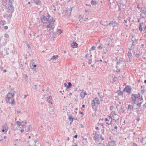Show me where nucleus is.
<instances>
[{"instance_id": "obj_1", "label": "nucleus", "mask_w": 146, "mask_h": 146, "mask_svg": "<svg viewBox=\"0 0 146 146\" xmlns=\"http://www.w3.org/2000/svg\"><path fill=\"white\" fill-rule=\"evenodd\" d=\"M15 94V91H13L12 93H9L7 95V97L5 98V100L7 103L10 100L14 97Z\"/></svg>"}, {"instance_id": "obj_2", "label": "nucleus", "mask_w": 146, "mask_h": 146, "mask_svg": "<svg viewBox=\"0 0 146 146\" xmlns=\"http://www.w3.org/2000/svg\"><path fill=\"white\" fill-rule=\"evenodd\" d=\"M128 108L129 110L131 111L129 113L130 114L132 113L134 114V112H136L137 110V108H135L134 105H129L128 106Z\"/></svg>"}, {"instance_id": "obj_3", "label": "nucleus", "mask_w": 146, "mask_h": 146, "mask_svg": "<svg viewBox=\"0 0 146 146\" xmlns=\"http://www.w3.org/2000/svg\"><path fill=\"white\" fill-rule=\"evenodd\" d=\"M8 10L7 11V13H13L14 11V7L12 4H9L8 7Z\"/></svg>"}, {"instance_id": "obj_4", "label": "nucleus", "mask_w": 146, "mask_h": 146, "mask_svg": "<svg viewBox=\"0 0 146 146\" xmlns=\"http://www.w3.org/2000/svg\"><path fill=\"white\" fill-rule=\"evenodd\" d=\"M40 19L42 22L43 23V24L45 22L46 23L48 21H49L48 19L47 18V17H46L45 15L42 16L40 17Z\"/></svg>"}, {"instance_id": "obj_5", "label": "nucleus", "mask_w": 146, "mask_h": 146, "mask_svg": "<svg viewBox=\"0 0 146 146\" xmlns=\"http://www.w3.org/2000/svg\"><path fill=\"white\" fill-rule=\"evenodd\" d=\"M132 38L131 39L132 41L133 42V43L131 46V48L134 49L135 47L134 46H135L137 44V40L133 36H132Z\"/></svg>"}, {"instance_id": "obj_6", "label": "nucleus", "mask_w": 146, "mask_h": 146, "mask_svg": "<svg viewBox=\"0 0 146 146\" xmlns=\"http://www.w3.org/2000/svg\"><path fill=\"white\" fill-rule=\"evenodd\" d=\"M131 88L130 86H127L123 89V92H126L127 93L130 94L131 92Z\"/></svg>"}, {"instance_id": "obj_7", "label": "nucleus", "mask_w": 146, "mask_h": 146, "mask_svg": "<svg viewBox=\"0 0 146 146\" xmlns=\"http://www.w3.org/2000/svg\"><path fill=\"white\" fill-rule=\"evenodd\" d=\"M132 96L131 98V103L132 104H135V102H136V99L137 98V95H134L132 94Z\"/></svg>"}, {"instance_id": "obj_8", "label": "nucleus", "mask_w": 146, "mask_h": 146, "mask_svg": "<svg viewBox=\"0 0 146 146\" xmlns=\"http://www.w3.org/2000/svg\"><path fill=\"white\" fill-rule=\"evenodd\" d=\"M105 120L106 123L108 124V125L111 124L112 121V118L110 116H108L107 118L105 119Z\"/></svg>"}, {"instance_id": "obj_9", "label": "nucleus", "mask_w": 146, "mask_h": 146, "mask_svg": "<svg viewBox=\"0 0 146 146\" xmlns=\"http://www.w3.org/2000/svg\"><path fill=\"white\" fill-rule=\"evenodd\" d=\"M12 13H5V15H3L4 17H6L7 19H10L12 17Z\"/></svg>"}, {"instance_id": "obj_10", "label": "nucleus", "mask_w": 146, "mask_h": 146, "mask_svg": "<svg viewBox=\"0 0 146 146\" xmlns=\"http://www.w3.org/2000/svg\"><path fill=\"white\" fill-rule=\"evenodd\" d=\"M47 29L49 28V30L50 31V30H53L54 28V24H49L48 25H47Z\"/></svg>"}, {"instance_id": "obj_11", "label": "nucleus", "mask_w": 146, "mask_h": 146, "mask_svg": "<svg viewBox=\"0 0 146 146\" xmlns=\"http://www.w3.org/2000/svg\"><path fill=\"white\" fill-rule=\"evenodd\" d=\"M123 62H125V59L120 57L119 58L118 61L117 62L116 64L117 65H119Z\"/></svg>"}, {"instance_id": "obj_12", "label": "nucleus", "mask_w": 146, "mask_h": 146, "mask_svg": "<svg viewBox=\"0 0 146 146\" xmlns=\"http://www.w3.org/2000/svg\"><path fill=\"white\" fill-rule=\"evenodd\" d=\"M119 117H118V119H113L112 118V122L111 123V124H113V125H118L119 123V122L117 121Z\"/></svg>"}, {"instance_id": "obj_13", "label": "nucleus", "mask_w": 146, "mask_h": 146, "mask_svg": "<svg viewBox=\"0 0 146 146\" xmlns=\"http://www.w3.org/2000/svg\"><path fill=\"white\" fill-rule=\"evenodd\" d=\"M72 10V8H70V9H68L67 10H65V11L66 13H67V15L69 16L71 15Z\"/></svg>"}, {"instance_id": "obj_14", "label": "nucleus", "mask_w": 146, "mask_h": 146, "mask_svg": "<svg viewBox=\"0 0 146 146\" xmlns=\"http://www.w3.org/2000/svg\"><path fill=\"white\" fill-rule=\"evenodd\" d=\"M108 25L110 26H112L113 27H114L115 26H116L117 24L116 22L115 21L113 22V21H110V23H109Z\"/></svg>"}, {"instance_id": "obj_15", "label": "nucleus", "mask_w": 146, "mask_h": 146, "mask_svg": "<svg viewBox=\"0 0 146 146\" xmlns=\"http://www.w3.org/2000/svg\"><path fill=\"white\" fill-rule=\"evenodd\" d=\"M92 101L95 103H96V104L97 106H98L100 104V102H99V99L98 98H95Z\"/></svg>"}, {"instance_id": "obj_16", "label": "nucleus", "mask_w": 146, "mask_h": 146, "mask_svg": "<svg viewBox=\"0 0 146 146\" xmlns=\"http://www.w3.org/2000/svg\"><path fill=\"white\" fill-rule=\"evenodd\" d=\"M78 45V44L76 42H73L71 44V47L73 48H76Z\"/></svg>"}, {"instance_id": "obj_17", "label": "nucleus", "mask_w": 146, "mask_h": 146, "mask_svg": "<svg viewBox=\"0 0 146 146\" xmlns=\"http://www.w3.org/2000/svg\"><path fill=\"white\" fill-rule=\"evenodd\" d=\"M36 66L35 63L34 62H31L30 63V67L31 69H34L36 67Z\"/></svg>"}, {"instance_id": "obj_18", "label": "nucleus", "mask_w": 146, "mask_h": 146, "mask_svg": "<svg viewBox=\"0 0 146 146\" xmlns=\"http://www.w3.org/2000/svg\"><path fill=\"white\" fill-rule=\"evenodd\" d=\"M47 100L49 103L51 104H52V102L53 99H52L51 96H50L48 97H47Z\"/></svg>"}, {"instance_id": "obj_19", "label": "nucleus", "mask_w": 146, "mask_h": 146, "mask_svg": "<svg viewBox=\"0 0 146 146\" xmlns=\"http://www.w3.org/2000/svg\"><path fill=\"white\" fill-rule=\"evenodd\" d=\"M109 144L111 146H115L116 145L115 141L114 140H112L109 142Z\"/></svg>"}, {"instance_id": "obj_20", "label": "nucleus", "mask_w": 146, "mask_h": 146, "mask_svg": "<svg viewBox=\"0 0 146 146\" xmlns=\"http://www.w3.org/2000/svg\"><path fill=\"white\" fill-rule=\"evenodd\" d=\"M127 56H128V58H129V60H127V61L129 62H131V60L130 58V57L132 56V54L131 53V52H130V51L128 52Z\"/></svg>"}, {"instance_id": "obj_21", "label": "nucleus", "mask_w": 146, "mask_h": 146, "mask_svg": "<svg viewBox=\"0 0 146 146\" xmlns=\"http://www.w3.org/2000/svg\"><path fill=\"white\" fill-rule=\"evenodd\" d=\"M101 136V135L100 134H96L94 137V140H97Z\"/></svg>"}, {"instance_id": "obj_22", "label": "nucleus", "mask_w": 146, "mask_h": 146, "mask_svg": "<svg viewBox=\"0 0 146 146\" xmlns=\"http://www.w3.org/2000/svg\"><path fill=\"white\" fill-rule=\"evenodd\" d=\"M55 21V20L53 19L52 17H51L50 18V19H49L48 21V22L50 23V24H54V22Z\"/></svg>"}, {"instance_id": "obj_23", "label": "nucleus", "mask_w": 146, "mask_h": 146, "mask_svg": "<svg viewBox=\"0 0 146 146\" xmlns=\"http://www.w3.org/2000/svg\"><path fill=\"white\" fill-rule=\"evenodd\" d=\"M140 100V101H142L143 102V99L142 96L140 97V94H137V101L139 102V100Z\"/></svg>"}, {"instance_id": "obj_24", "label": "nucleus", "mask_w": 146, "mask_h": 146, "mask_svg": "<svg viewBox=\"0 0 146 146\" xmlns=\"http://www.w3.org/2000/svg\"><path fill=\"white\" fill-rule=\"evenodd\" d=\"M32 126L31 125H29L27 127V131L30 132L32 131Z\"/></svg>"}, {"instance_id": "obj_25", "label": "nucleus", "mask_w": 146, "mask_h": 146, "mask_svg": "<svg viewBox=\"0 0 146 146\" xmlns=\"http://www.w3.org/2000/svg\"><path fill=\"white\" fill-rule=\"evenodd\" d=\"M58 56L57 55H55V56L53 55L52 57V58H51L50 59V60H54L55 59H57L58 58Z\"/></svg>"}, {"instance_id": "obj_26", "label": "nucleus", "mask_w": 146, "mask_h": 146, "mask_svg": "<svg viewBox=\"0 0 146 146\" xmlns=\"http://www.w3.org/2000/svg\"><path fill=\"white\" fill-rule=\"evenodd\" d=\"M11 102H9V101L8 102L9 104H11L12 105L15 104V102L14 100V99L11 98Z\"/></svg>"}, {"instance_id": "obj_27", "label": "nucleus", "mask_w": 146, "mask_h": 146, "mask_svg": "<svg viewBox=\"0 0 146 146\" xmlns=\"http://www.w3.org/2000/svg\"><path fill=\"white\" fill-rule=\"evenodd\" d=\"M87 95V93L86 92H81L80 93V96L82 97H84L85 95Z\"/></svg>"}, {"instance_id": "obj_28", "label": "nucleus", "mask_w": 146, "mask_h": 146, "mask_svg": "<svg viewBox=\"0 0 146 146\" xmlns=\"http://www.w3.org/2000/svg\"><path fill=\"white\" fill-rule=\"evenodd\" d=\"M113 40V38H111L110 37L109 38H107L106 42H108V43L110 44V42H111L112 40Z\"/></svg>"}, {"instance_id": "obj_29", "label": "nucleus", "mask_w": 146, "mask_h": 146, "mask_svg": "<svg viewBox=\"0 0 146 146\" xmlns=\"http://www.w3.org/2000/svg\"><path fill=\"white\" fill-rule=\"evenodd\" d=\"M108 22V21H101L100 22V24L103 25L104 26H106V22Z\"/></svg>"}, {"instance_id": "obj_30", "label": "nucleus", "mask_w": 146, "mask_h": 146, "mask_svg": "<svg viewBox=\"0 0 146 146\" xmlns=\"http://www.w3.org/2000/svg\"><path fill=\"white\" fill-rule=\"evenodd\" d=\"M138 9V10H137V12H139L138 11H139L141 12H143L144 11V8L143 7H139Z\"/></svg>"}, {"instance_id": "obj_31", "label": "nucleus", "mask_w": 146, "mask_h": 146, "mask_svg": "<svg viewBox=\"0 0 146 146\" xmlns=\"http://www.w3.org/2000/svg\"><path fill=\"white\" fill-rule=\"evenodd\" d=\"M91 3L92 5H96L98 3L95 0H92Z\"/></svg>"}, {"instance_id": "obj_32", "label": "nucleus", "mask_w": 146, "mask_h": 146, "mask_svg": "<svg viewBox=\"0 0 146 146\" xmlns=\"http://www.w3.org/2000/svg\"><path fill=\"white\" fill-rule=\"evenodd\" d=\"M125 111V110H123V108L122 107H121L119 109V112L120 113H124Z\"/></svg>"}, {"instance_id": "obj_33", "label": "nucleus", "mask_w": 146, "mask_h": 146, "mask_svg": "<svg viewBox=\"0 0 146 146\" xmlns=\"http://www.w3.org/2000/svg\"><path fill=\"white\" fill-rule=\"evenodd\" d=\"M143 23H140L139 25V30L141 32L143 31V29L141 27L143 25Z\"/></svg>"}, {"instance_id": "obj_34", "label": "nucleus", "mask_w": 146, "mask_h": 146, "mask_svg": "<svg viewBox=\"0 0 146 146\" xmlns=\"http://www.w3.org/2000/svg\"><path fill=\"white\" fill-rule=\"evenodd\" d=\"M7 1V0H3L2 2V5L4 6H6Z\"/></svg>"}, {"instance_id": "obj_35", "label": "nucleus", "mask_w": 146, "mask_h": 146, "mask_svg": "<svg viewBox=\"0 0 146 146\" xmlns=\"http://www.w3.org/2000/svg\"><path fill=\"white\" fill-rule=\"evenodd\" d=\"M117 92L118 93L119 96H123V92L120 90H118Z\"/></svg>"}, {"instance_id": "obj_36", "label": "nucleus", "mask_w": 146, "mask_h": 146, "mask_svg": "<svg viewBox=\"0 0 146 146\" xmlns=\"http://www.w3.org/2000/svg\"><path fill=\"white\" fill-rule=\"evenodd\" d=\"M3 132H4L5 131V132H7V129H6L5 126H3V129L2 130Z\"/></svg>"}, {"instance_id": "obj_37", "label": "nucleus", "mask_w": 146, "mask_h": 146, "mask_svg": "<svg viewBox=\"0 0 146 146\" xmlns=\"http://www.w3.org/2000/svg\"><path fill=\"white\" fill-rule=\"evenodd\" d=\"M142 13H141L140 14V16L143 18H144L146 17V15H145V13L144 12H143Z\"/></svg>"}, {"instance_id": "obj_38", "label": "nucleus", "mask_w": 146, "mask_h": 146, "mask_svg": "<svg viewBox=\"0 0 146 146\" xmlns=\"http://www.w3.org/2000/svg\"><path fill=\"white\" fill-rule=\"evenodd\" d=\"M67 115L68 116V119L70 121H71V120H73L72 117L70 115H68V112L67 113Z\"/></svg>"}, {"instance_id": "obj_39", "label": "nucleus", "mask_w": 146, "mask_h": 146, "mask_svg": "<svg viewBox=\"0 0 146 146\" xmlns=\"http://www.w3.org/2000/svg\"><path fill=\"white\" fill-rule=\"evenodd\" d=\"M68 85L67 86V89L70 88L72 86V84L70 82H68Z\"/></svg>"}, {"instance_id": "obj_40", "label": "nucleus", "mask_w": 146, "mask_h": 146, "mask_svg": "<svg viewBox=\"0 0 146 146\" xmlns=\"http://www.w3.org/2000/svg\"><path fill=\"white\" fill-rule=\"evenodd\" d=\"M34 2L35 3V4L37 5H38L39 4V3H40L39 2V0H33Z\"/></svg>"}, {"instance_id": "obj_41", "label": "nucleus", "mask_w": 146, "mask_h": 146, "mask_svg": "<svg viewBox=\"0 0 146 146\" xmlns=\"http://www.w3.org/2000/svg\"><path fill=\"white\" fill-rule=\"evenodd\" d=\"M96 103H95L94 102H93V101H92V102L91 103V105L93 108V107L95 106H97L96 104Z\"/></svg>"}, {"instance_id": "obj_42", "label": "nucleus", "mask_w": 146, "mask_h": 146, "mask_svg": "<svg viewBox=\"0 0 146 146\" xmlns=\"http://www.w3.org/2000/svg\"><path fill=\"white\" fill-rule=\"evenodd\" d=\"M118 79L116 77H114L113 79V81L114 82H116L117 80Z\"/></svg>"}, {"instance_id": "obj_43", "label": "nucleus", "mask_w": 146, "mask_h": 146, "mask_svg": "<svg viewBox=\"0 0 146 146\" xmlns=\"http://www.w3.org/2000/svg\"><path fill=\"white\" fill-rule=\"evenodd\" d=\"M102 44H100L99 45V46L98 47V48L100 49H102L103 48L102 47Z\"/></svg>"}, {"instance_id": "obj_44", "label": "nucleus", "mask_w": 146, "mask_h": 146, "mask_svg": "<svg viewBox=\"0 0 146 146\" xmlns=\"http://www.w3.org/2000/svg\"><path fill=\"white\" fill-rule=\"evenodd\" d=\"M109 48L107 47L106 48L105 51H104V53L105 54H106L107 52L108 51V50L109 49Z\"/></svg>"}, {"instance_id": "obj_45", "label": "nucleus", "mask_w": 146, "mask_h": 146, "mask_svg": "<svg viewBox=\"0 0 146 146\" xmlns=\"http://www.w3.org/2000/svg\"><path fill=\"white\" fill-rule=\"evenodd\" d=\"M17 125L18 126H20L21 125V122L19 121H17L16 122Z\"/></svg>"}, {"instance_id": "obj_46", "label": "nucleus", "mask_w": 146, "mask_h": 146, "mask_svg": "<svg viewBox=\"0 0 146 146\" xmlns=\"http://www.w3.org/2000/svg\"><path fill=\"white\" fill-rule=\"evenodd\" d=\"M116 68H117V70L116 71L118 73L120 72V68H117L118 67V66H116Z\"/></svg>"}, {"instance_id": "obj_47", "label": "nucleus", "mask_w": 146, "mask_h": 146, "mask_svg": "<svg viewBox=\"0 0 146 146\" xmlns=\"http://www.w3.org/2000/svg\"><path fill=\"white\" fill-rule=\"evenodd\" d=\"M81 139L82 140H85L87 143H88V141L87 140V139L86 138H84L83 136H82L81 137Z\"/></svg>"}, {"instance_id": "obj_48", "label": "nucleus", "mask_w": 146, "mask_h": 146, "mask_svg": "<svg viewBox=\"0 0 146 146\" xmlns=\"http://www.w3.org/2000/svg\"><path fill=\"white\" fill-rule=\"evenodd\" d=\"M96 48V47L94 46H93L90 48V51L91 50H95V49Z\"/></svg>"}, {"instance_id": "obj_49", "label": "nucleus", "mask_w": 146, "mask_h": 146, "mask_svg": "<svg viewBox=\"0 0 146 146\" xmlns=\"http://www.w3.org/2000/svg\"><path fill=\"white\" fill-rule=\"evenodd\" d=\"M111 113L112 114V115H115V116H117L118 117H119L116 114V113H115V112L114 111H112Z\"/></svg>"}, {"instance_id": "obj_50", "label": "nucleus", "mask_w": 146, "mask_h": 146, "mask_svg": "<svg viewBox=\"0 0 146 146\" xmlns=\"http://www.w3.org/2000/svg\"><path fill=\"white\" fill-rule=\"evenodd\" d=\"M37 86L36 85H33L32 88L34 90H36L37 89L36 86Z\"/></svg>"}, {"instance_id": "obj_51", "label": "nucleus", "mask_w": 146, "mask_h": 146, "mask_svg": "<svg viewBox=\"0 0 146 146\" xmlns=\"http://www.w3.org/2000/svg\"><path fill=\"white\" fill-rule=\"evenodd\" d=\"M92 59H89L88 61V64H90L92 63Z\"/></svg>"}, {"instance_id": "obj_52", "label": "nucleus", "mask_w": 146, "mask_h": 146, "mask_svg": "<svg viewBox=\"0 0 146 146\" xmlns=\"http://www.w3.org/2000/svg\"><path fill=\"white\" fill-rule=\"evenodd\" d=\"M9 1V3L11 4H12L13 2H14V0H7Z\"/></svg>"}, {"instance_id": "obj_53", "label": "nucleus", "mask_w": 146, "mask_h": 146, "mask_svg": "<svg viewBox=\"0 0 146 146\" xmlns=\"http://www.w3.org/2000/svg\"><path fill=\"white\" fill-rule=\"evenodd\" d=\"M47 14L48 15H47V18L48 19V20H49V19H50V18H51V16H50L49 15V14H48V13H47Z\"/></svg>"}, {"instance_id": "obj_54", "label": "nucleus", "mask_w": 146, "mask_h": 146, "mask_svg": "<svg viewBox=\"0 0 146 146\" xmlns=\"http://www.w3.org/2000/svg\"><path fill=\"white\" fill-rule=\"evenodd\" d=\"M97 146H104V145L102 143H100L98 144Z\"/></svg>"}, {"instance_id": "obj_55", "label": "nucleus", "mask_w": 146, "mask_h": 146, "mask_svg": "<svg viewBox=\"0 0 146 146\" xmlns=\"http://www.w3.org/2000/svg\"><path fill=\"white\" fill-rule=\"evenodd\" d=\"M101 131L102 132V134L104 135V128L101 130Z\"/></svg>"}, {"instance_id": "obj_56", "label": "nucleus", "mask_w": 146, "mask_h": 146, "mask_svg": "<svg viewBox=\"0 0 146 146\" xmlns=\"http://www.w3.org/2000/svg\"><path fill=\"white\" fill-rule=\"evenodd\" d=\"M142 102V101H141V102H140V103H137V106H139V107H140L141 104V103Z\"/></svg>"}, {"instance_id": "obj_57", "label": "nucleus", "mask_w": 146, "mask_h": 146, "mask_svg": "<svg viewBox=\"0 0 146 146\" xmlns=\"http://www.w3.org/2000/svg\"><path fill=\"white\" fill-rule=\"evenodd\" d=\"M25 80L27 79L28 76H27V74H25Z\"/></svg>"}, {"instance_id": "obj_58", "label": "nucleus", "mask_w": 146, "mask_h": 146, "mask_svg": "<svg viewBox=\"0 0 146 146\" xmlns=\"http://www.w3.org/2000/svg\"><path fill=\"white\" fill-rule=\"evenodd\" d=\"M95 63H98V62L99 63V62L100 61V60H95Z\"/></svg>"}, {"instance_id": "obj_59", "label": "nucleus", "mask_w": 146, "mask_h": 146, "mask_svg": "<svg viewBox=\"0 0 146 146\" xmlns=\"http://www.w3.org/2000/svg\"><path fill=\"white\" fill-rule=\"evenodd\" d=\"M64 86L65 87H66V90H67V86H68V85H67V84L65 83H64Z\"/></svg>"}, {"instance_id": "obj_60", "label": "nucleus", "mask_w": 146, "mask_h": 146, "mask_svg": "<svg viewBox=\"0 0 146 146\" xmlns=\"http://www.w3.org/2000/svg\"><path fill=\"white\" fill-rule=\"evenodd\" d=\"M143 7L141 5H140L139 4L138 5H137V8H139V7Z\"/></svg>"}, {"instance_id": "obj_61", "label": "nucleus", "mask_w": 146, "mask_h": 146, "mask_svg": "<svg viewBox=\"0 0 146 146\" xmlns=\"http://www.w3.org/2000/svg\"><path fill=\"white\" fill-rule=\"evenodd\" d=\"M79 113L80 114H81L82 115H84V114L83 113V112H81V111H80L79 112Z\"/></svg>"}, {"instance_id": "obj_62", "label": "nucleus", "mask_w": 146, "mask_h": 146, "mask_svg": "<svg viewBox=\"0 0 146 146\" xmlns=\"http://www.w3.org/2000/svg\"><path fill=\"white\" fill-rule=\"evenodd\" d=\"M58 33H59V34H60L62 33V31L61 30H58Z\"/></svg>"}, {"instance_id": "obj_63", "label": "nucleus", "mask_w": 146, "mask_h": 146, "mask_svg": "<svg viewBox=\"0 0 146 146\" xmlns=\"http://www.w3.org/2000/svg\"><path fill=\"white\" fill-rule=\"evenodd\" d=\"M94 133L93 134V135H95L96 134H97V132L96 131H94Z\"/></svg>"}, {"instance_id": "obj_64", "label": "nucleus", "mask_w": 146, "mask_h": 146, "mask_svg": "<svg viewBox=\"0 0 146 146\" xmlns=\"http://www.w3.org/2000/svg\"><path fill=\"white\" fill-rule=\"evenodd\" d=\"M142 139H141L140 140V142L141 143H143V138H142Z\"/></svg>"}]
</instances>
